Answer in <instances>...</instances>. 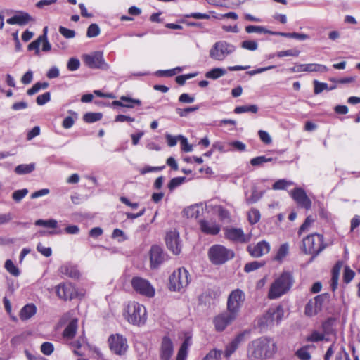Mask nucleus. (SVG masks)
Returning a JSON list of instances; mask_svg holds the SVG:
<instances>
[{
    "instance_id": "obj_1",
    "label": "nucleus",
    "mask_w": 360,
    "mask_h": 360,
    "mask_svg": "<svg viewBox=\"0 0 360 360\" xmlns=\"http://www.w3.org/2000/svg\"><path fill=\"white\" fill-rule=\"evenodd\" d=\"M276 349V345L272 339L261 337L248 344L247 355L250 360H261L271 357Z\"/></svg>"
},
{
    "instance_id": "obj_2",
    "label": "nucleus",
    "mask_w": 360,
    "mask_h": 360,
    "mask_svg": "<svg viewBox=\"0 0 360 360\" xmlns=\"http://www.w3.org/2000/svg\"><path fill=\"white\" fill-rule=\"evenodd\" d=\"M294 278L292 273L283 271L271 285L268 297L270 299H277L285 294L292 286Z\"/></svg>"
},
{
    "instance_id": "obj_3",
    "label": "nucleus",
    "mask_w": 360,
    "mask_h": 360,
    "mask_svg": "<svg viewBox=\"0 0 360 360\" xmlns=\"http://www.w3.org/2000/svg\"><path fill=\"white\" fill-rule=\"evenodd\" d=\"M323 236L313 233L305 237L302 240V250L305 254L312 255L311 259L316 257L325 248Z\"/></svg>"
},
{
    "instance_id": "obj_4",
    "label": "nucleus",
    "mask_w": 360,
    "mask_h": 360,
    "mask_svg": "<svg viewBox=\"0 0 360 360\" xmlns=\"http://www.w3.org/2000/svg\"><path fill=\"white\" fill-rule=\"evenodd\" d=\"M234 252L221 245H214L208 250V257L213 264L220 265L232 259Z\"/></svg>"
},
{
    "instance_id": "obj_5",
    "label": "nucleus",
    "mask_w": 360,
    "mask_h": 360,
    "mask_svg": "<svg viewBox=\"0 0 360 360\" xmlns=\"http://www.w3.org/2000/svg\"><path fill=\"white\" fill-rule=\"evenodd\" d=\"M146 312L143 305L132 302L128 304L124 316L130 323L140 326L146 321Z\"/></svg>"
},
{
    "instance_id": "obj_6",
    "label": "nucleus",
    "mask_w": 360,
    "mask_h": 360,
    "mask_svg": "<svg viewBox=\"0 0 360 360\" xmlns=\"http://www.w3.org/2000/svg\"><path fill=\"white\" fill-rule=\"evenodd\" d=\"M245 300V294L240 289L232 290L227 298V311L238 317Z\"/></svg>"
},
{
    "instance_id": "obj_7",
    "label": "nucleus",
    "mask_w": 360,
    "mask_h": 360,
    "mask_svg": "<svg viewBox=\"0 0 360 360\" xmlns=\"http://www.w3.org/2000/svg\"><path fill=\"white\" fill-rule=\"evenodd\" d=\"M236 51V46L225 41H219L213 44L210 50V57L218 61L224 60Z\"/></svg>"
},
{
    "instance_id": "obj_8",
    "label": "nucleus",
    "mask_w": 360,
    "mask_h": 360,
    "mask_svg": "<svg viewBox=\"0 0 360 360\" xmlns=\"http://www.w3.org/2000/svg\"><path fill=\"white\" fill-rule=\"evenodd\" d=\"M189 283L188 272L184 268L174 271L169 276V289L173 291H180Z\"/></svg>"
},
{
    "instance_id": "obj_9",
    "label": "nucleus",
    "mask_w": 360,
    "mask_h": 360,
    "mask_svg": "<svg viewBox=\"0 0 360 360\" xmlns=\"http://www.w3.org/2000/svg\"><path fill=\"white\" fill-rule=\"evenodd\" d=\"M283 309L281 305L271 307L260 318L259 324L263 327L271 326L275 323L278 324L283 319Z\"/></svg>"
},
{
    "instance_id": "obj_10",
    "label": "nucleus",
    "mask_w": 360,
    "mask_h": 360,
    "mask_svg": "<svg viewBox=\"0 0 360 360\" xmlns=\"http://www.w3.org/2000/svg\"><path fill=\"white\" fill-rule=\"evenodd\" d=\"M133 289L137 292L147 297H153L155 295V288L150 283L141 277H134L131 280Z\"/></svg>"
},
{
    "instance_id": "obj_11",
    "label": "nucleus",
    "mask_w": 360,
    "mask_h": 360,
    "mask_svg": "<svg viewBox=\"0 0 360 360\" xmlns=\"http://www.w3.org/2000/svg\"><path fill=\"white\" fill-rule=\"evenodd\" d=\"M110 349L117 355H123L128 349L127 339L120 334L112 335L108 338Z\"/></svg>"
},
{
    "instance_id": "obj_12",
    "label": "nucleus",
    "mask_w": 360,
    "mask_h": 360,
    "mask_svg": "<svg viewBox=\"0 0 360 360\" xmlns=\"http://www.w3.org/2000/svg\"><path fill=\"white\" fill-rule=\"evenodd\" d=\"M84 62L86 65L91 69H108V65L105 62L102 52L96 51L91 54H86L83 56Z\"/></svg>"
},
{
    "instance_id": "obj_13",
    "label": "nucleus",
    "mask_w": 360,
    "mask_h": 360,
    "mask_svg": "<svg viewBox=\"0 0 360 360\" xmlns=\"http://www.w3.org/2000/svg\"><path fill=\"white\" fill-rule=\"evenodd\" d=\"M167 259V255L164 252L161 246L158 245L151 246L150 250V262L152 269L158 268Z\"/></svg>"
},
{
    "instance_id": "obj_14",
    "label": "nucleus",
    "mask_w": 360,
    "mask_h": 360,
    "mask_svg": "<svg viewBox=\"0 0 360 360\" xmlns=\"http://www.w3.org/2000/svg\"><path fill=\"white\" fill-rule=\"evenodd\" d=\"M167 247L173 254L177 255L181 252V245L179 233L176 230H172L167 233L165 237Z\"/></svg>"
},
{
    "instance_id": "obj_15",
    "label": "nucleus",
    "mask_w": 360,
    "mask_h": 360,
    "mask_svg": "<svg viewBox=\"0 0 360 360\" xmlns=\"http://www.w3.org/2000/svg\"><path fill=\"white\" fill-rule=\"evenodd\" d=\"M290 196L297 204L306 210L311 207V201L302 188H295L290 192Z\"/></svg>"
},
{
    "instance_id": "obj_16",
    "label": "nucleus",
    "mask_w": 360,
    "mask_h": 360,
    "mask_svg": "<svg viewBox=\"0 0 360 360\" xmlns=\"http://www.w3.org/2000/svg\"><path fill=\"white\" fill-rule=\"evenodd\" d=\"M270 244L266 240L258 242L256 245H250L247 248L248 252L253 257H260L269 252Z\"/></svg>"
},
{
    "instance_id": "obj_17",
    "label": "nucleus",
    "mask_w": 360,
    "mask_h": 360,
    "mask_svg": "<svg viewBox=\"0 0 360 360\" xmlns=\"http://www.w3.org/2000/svg\"><path fill=\"white\" fill-rule=\"evenodd\" d=\"M236 318V316L228 311L217 316L214 319L216 330L218 331L224 330L227 326L231 324Z\"/></svg>"
},
{
    "instance_id": "obj_18",
    "label": "nucleus",
    "mask_w": 360,
    "mask_h": 360,
    "mask_svg": "<svg viewBox=\"0 0 360 360\" xmlns=\"http://www.w3.org/2000/svg\"><path fill=\"white\" fill-rule=\"evenodd\" d=\"M328 70L326 65L316 63L309 64H296L294 67L290 68L292 72H325Z\"/></svg>"
},
{
    "instance_id": "obj_19",
    "label": "nucleus",
    "mask_w": 360,
    "mask_h": 360,
    "mask_svg": "<svg viewBox=\"0 0 360 360\" xmlns=\"http://www.w3.org/2000/svg\"><path fill=\"white\" fill-rule=\"evenodd\" d=\"M225 237L233 242L245 243L249 241L250 238L244 234L241 229L227 228L225 229Z\"/></svg>"
},
{
    "instance_id": "obj_20",
    "label": "nucleus",
    "mask_w": 360,
    "mask_h": 360,
    "mask_svg": "<svg viewBox=\"0 0 360 360\" xmlns=\"http://www.w3.org/2000/svg\"><path fill=\"white\" fill-rule=\"evenodd\" d=\"M174 353V346L172 340L167 336L163 337L160 349L161 360H169Z\"/></svg>"
},
{
    "instance_id": "obj_21",
    "label": "nucleus",
    "mask_w": 360,
    "mask_h": 360,
    "mask_svg": "<svg viewBox=\"0 0 360 360\" xmlns=\"http://www.w3.org/2000/svg\"><path fill=\"white\" fill-rule=\"evenodd\" d=\"M56 292L60 299L72 300L75 295V288L70 283H60L56 287Z\"/></svg>"
},
{
    "instance_id": "obj_22",
    "label": "nucleus",
    "mask_w": 360,
    "mask_h": 360,
    "mask_svg": "<svg viewBox=\"0 0 360 360\" xmlns=\"http://www.w3.org/2000/svg\"><path fill=\"white\" fill-rule=\"evenodd\" d=\"M200 228L202 232L210 234L217 235L220 231V226L212 220H200Z\"/></svg>"
},
{
    "instance_id": "obj_23",
    "label": "nucleus",
    "mask_w": 360,
    "mask_h": 360,
    "mask_svg": "<svg viewBox=\"0 0 360 360\" xmlns=\"http://www.w3.org/2000/svg\"><path fill=\"white\" fill-rule=\"evenodd\" d=\"M247 331L239 333L226 347L225 351L226 357H229L238 347L239 345L244 342Z\"/></svg>"
},
{
    "instance_id": "obj_24",
    "label": "nucleus",
    "mask_w": 360,
    "mask_h": 360,
    "mask_svg": "<svg viewBox=\"0 0 360 360\" xmlns=\"http://www.w3.org/2000/svg\"><path fill=\"white\" fill-rule=\"evenodd\" d=\"M134 104L140 105L141 102L139 99H134L125 96H121L120 100L114 101L112 103L113 106H120L128 108H133Z\"/></svg>"
},
{
    "instance_id": "obj_25",
    "label": "nucleus",
    "mask_w": 360,
    "mask_h": 360,
    "mask_svg": "<svg viewBox=\"0 0 360 360\" xmlns=\"http://www.w3.org/2000/svg\"><path fill=\"white\" fill-rule=\"evenodd\" d=\"M36 313V306L34 304H27L21 309L19 316L22 321H26L32 318Z\"/></svg>"
},
{
    "instance_id": "obj_26",
    "label": "nucleus",
    "mask_w": 360,
    "mask_h": 360,
    "mask_svg": "<svg viewBox=\"0 0 360 360\" xmlns=\"http://www.w3.org/2000/svg\"><path fill=\"white\" fill-rule=\"evenodd\" d=\"M77 330V319H72L66 326L63 333V336L66 340L72 339Z\"/></svg>"
},
{
    "instance_id": "obj_27",
    "label": "nucleus",
    "mask_w": 360,
    "mask_h": 360,
    "mask_svg": "<svg viewBox=\"0 0 360 360\" xmlns=\"http://www.w3.org/2000/svg\"><path fill=\"white\" fill-rule=\"evenodd\" d=\"M59 271L61 274L67 276L70 278H77L79 276V272L77 269L70 264H65L62 266Z\"/></svg>"
},
{
    "instance_id": "obj_28",
    "label": "nucleus",
    "mask_w": 360,
    "mask_h": 360,
    "mask_svg": "<svg viewBox=\"0 0 360 360\" xmlns=\"http://www.w3.org/2000/svg\"><path fill=\"white\" fill-rule=\"evenodd\" d=\"M341 267L342 264L340 262H338L332 269L330 288L333 291H335L338 288L339 275Z\"/></svg>"
},
{
    "instance_id": "obj_29",
    "label": "nucleus",
    "mask_w": 360,
    "mask_h": 360,
    "mask_svg": "<svg viewBox=\"0 0 360 360\" xmlns=\"http://www.w3.org/2000/svg\"><path fill=\"white\" fill-rule=\"evenodd\" d=\"M329 298L330 295L328 293H323L316 296L314 299L310 300L313 301L315 304V308L319 312L322 309L323 305L329 301Z\"/></svg>"
},
{
    "instance_id": "obj_30",
    "label": "nucleus",
    "mask_w": 360,
    "mask_h": 360,
    "mask_svg": "<svg viewBox=\"0 0 360 360\" xmlns=\"http://www.w3.org/2000/svg\"><path fill=\"white\" fill-rule=\"evenodd\" d=\"M34 169H35L34 163L22 164V165H18L15 168V172L19 175L27 174L31 173L32 171L34 170Z\"/></svg>"
},
{
    "instance_id": "obj_31",
    "label": "nucleus",
    "mask_w": 360,
    "mask_h": 360,
    "mask_svg": "<svg viewBox=\"0 0 360 360\" xmlns=\"http://www.w3.org/2000/svg\"><path fill=\"white\" fill-rule=\"evenodd\" d=\"M226 71L225 69L221 68H215L205 73V77L208 79H217L226 75Z\"/></svg>"
},
{
    "instance_id": "obj_32",
    "label": "nucleus",
    "mask_w": 360,
    "mask_h": 360,
    "mask_svg": "<svg viewBox=\"0 0 360 360\" xmlns=\"http://www.w3.org/2000/svg\"><path fill=\"white\" fill-rule=\"evenodd\" d=\"M247 33H259V34H271L272 31L269 30L265 27L259 25H248L245 27Z\"/></svg>"
},
{
    "instance_id": "obj_33",
    "label": "nucleus",
    "mask_w": 360,
    "mask_h": 360,
    "mask_svg": "<svg viewBox=\"0 0 360 360\" xmlns=\"http://www.w3.org/2000/svg\"><path fill=\"white\" fill-rule=\"evenodd\" d=\"M17 25H25L30 21H34L32 17L27 13L19 12L15 15Z\"/></svg>"
},
{
    "instance_id": "obj_34",
    "label": "nucleus",
    "mask_w": 360,
    "mask_h": 360,
    "mask_svg": "<svg viewBox=\"0 0 360 360\" xmlns=\"http://www.w3.org/2000/svg\"><path fill=\"white\" fill-rule=\"evenodd\" d=\"M200 211L198 205H191L184 210V214L188 218H198Z\"/></svg>"
},
{
    "instance_id": "obj_35",
    "label": "nucleus",
    "mask_w": 360,
    "mask_h": 360,
    "mask_svg": "<svg viewBox=\"0 0 360 360\" xmlns=\"http://www.w3.org/2000/svg\"><path fill=\"white\" fill-rule=\"evenodd\" d=\"M288 252L289 246L288 243L282 244L278 250V252L274 259L276 261L281 262L288 255Z\"/></svg>"
},
{
    "instance_id": "obj_36",
    "label": "nucleus",
    "mask_w": 360,
    "mask_h": 360,
    "mask_svg": "<svg viewBox=\"0 0 360 360\" xmlns=\"http://www.w3.org/2000/svg\"><path fill=\"white\" fill-rule=\"evenodd\" d=\"M258 111V107L256 105H241L237 106L234 109V112L236 114H240L244 112H252L256 113Z\"/></svg>"
},
{
    "instance_id": "obj_37",
    "label": "nucleus",
    "mask_w": 360,
    "mask_h": 360,
    "mask_svg": "<svg viewBox=\"0 0 360 360\" xmlns=\"http://www.w3.org/2000/svg\"><path fill=\"white\" fill-rule=\"evenodd\" d=\"M4 267L6 269V271L12 276L17 277L20 274V269L14 264L13 261L11 259H7L6 261Z\"/></svg>"
},
{
    "instance_id": "obj_38",
    "label": "nucleus",
    "mask_w": 360,
    "mask_h": 360,
    "mask_svg": "<svg viewBox=\"0 0 360 360\" xmlns=\"http://www.w3.org/2000/svg\"><path fill=\"white\" fill-rule=\"evenodd\" d=\"M248 217L251 224H255L259 221L261 214L257 209L252 208L248 213Z\"/></svg>"
},
{
    "instance_id": "obj_39",
    "label": "nucleus",
    "mask_w": 360,
    "mask_h": 360,
    "mask_svg": "<svg viewBox=\"0 0 360 360\" xmlns=\"http://www.w3.org/2000/svg\"><path fill=\"white\" fill-rule=\"evenodd\" d=\"M103 117L101 112H87L84 114L83 120L87 123H93L100 120Z\"/></svg>"
},
{
    "instance_id": "obj_40",
    "label": "nucleus",
    "mask_w": 360,
    "mask_h": 360,
    "mask_svg": "<svg viewBox=\"0 0 360 360\" xmlns=\"http://www.w3.org/2000/svg\"><path fill=\"white\" fill-rule=\"evenodd\" d=\"M273 160L274 159L272 158L267 157L265 155L258 156L251 159L250 164L252 166H260L262 165L264 163L271 162L273 161Z\"/></svg>"
},
{
    "instance_id": "obj_41",
    "label": "nucleus",
    "mask_w": 360,
    "mask_h": 360,
    "mask_svg": "<svg viewBox=\"0 0 360 360\" xmlns=\"http://www.w3.org/2000/svg\"><path fill=\"white\" fill-rule=\"evenodd\" d=\"M100 32L99 26L96 23H92L87 28L86 36L89 38L96 37L99 35Z\"/></svg>"
},
{
    "instance_id": "obj_42",
    "label": "nucleus",
    "mask_w": 360,
    "mask_h": 360,
    "mask_svg": "<svg viewBox=\"0 0 360 360\" xmlns=\"http://www.w3.org/2000/svg\"><path fill=\"white\" fill-rule=\"evenodd\" d=\"M28 189L23 188L14 191L12 194V198L15 202H20L28 193Z\"/></svg>"
},
{
    "instance_id": "obj_43",
    "label": "nucleus",
    "mask_w": 360,
    "mask_h": 360,
    "mask_svg": "<svg viewBox=\"0 0 360 360\" xmlns=\"http://www.w3.org/2000/svg\"><path fill=\"white\" fill-rule=\"evenodd\" d=\"M35 225L49 228H56L58 226V221L53 219L49 220L38 219L35 221Z\"/></svg>"
},
{
    "instance_id": "obj_44",
    "label": "nucleus",
    "mask_w": 360,
    "mask_h": 360,
    "mask_svg": "<svg viewBox=\"0 0 360 360\" xmlns=\"http://www.w3.org/2000/svg\"><path fill=\"white\" fill-rule=\"evenodd\" d=\"M265 264L264 262H259L257 261H254L252 262L247 263L244 267V271L245 272H251L255 270H257L259 269L260 267H262Z\"/></svg>"
},
{
    "instance_id": "obj_45",
    "label": "nucleus",
    "mask_w": 360,
    "mask_h": 360,
    "mask_svg": "<svg viewBox=\"0 0 360 360\" xmlns=\"http://www.w3.org/2000/svg\"><path fill=\"white\" fill-rule=\"evenodd\" d=\"M300 53V51L292 49L285 51H281L276 53V56L278 58H283L285 56H294L297 57Z\"/></svg>"
},
{
    "instance_id": "obj_46",
    "label": "nucleus",
    "mask_w": 360,
    "mask_h": 360,
    "mask_svg": "<svg viewBox=\"0 0 360 360\" xmlns=\"http://www.w3.org/2000/svg\"><path fill=\"white\" fill-rule=\"evenodd\" d=\"M240 46L246 50L255 51L258 49V44L255 40H245L241 42Z\"/></svg>"
},
{
    "instance_id": "obj_47",
    "label": "nucleus",
    "mask_w": 360,
    "mask_h": 360,
    "mask_svg": "<svg viewBox=\"0 0 360 360\" xmlns=\"http://www.w3.org/2000/svg\"><path fill=\"white\" fill-rule=\"evenodd\" d=\"M318 312L319 311L315 308V304L313 301L309 300L305 306V314L308 316H312L316 315Z\"/></svg>"
},
{
    "instance_id": "obj_48",
    "label": "nucleus",
    "mask_w": 360,
    "mask_h": 360,
    "mask_svg": "<svg viewBox=\"0 0 360 360\" xmlns=\"http://www.w3.org/2000/svg\"><path fill=\"white\" fill-rule=\"evenodd\" d=\"M328 84L324 82H320L318 80L314 81V92L315 94H319L323 91H328Z\"/></svg>"
},
{
    "instance_id": "obj_49",
    "label": "nucleus",
    "mask_w": 360,
    "mask_h": 360,
    "mask_svg": "<svg viewBox=\"0 0 360 360\" xmlns=\"http://www.w3.org/2000/svg\"><path fill=\"white\" fill-rule=\"evenodd\" d=\"M295 354L301 360H309L311 359V354L306 347H303L298 349Z\"/></svg>"
},
{
    "instance_id": "obj_50",
    "label": "nucleus",
    "mask_w": 360,
    "mask_h": 360,
    "mask_svg": "<svg viewBox=\"0 0 360 360\" xmlns=\"http://www.w3.org/2000/svg\"><path fill=\"white\" fill-rule=\"evenodd\" d=\"M292 184V182L288 181L285 179H279L273 184L272 188L274 190H282Z\"/></svg>"
},
{
    "instance_id": "obj_51",
    "label": "nucleus",
    "mask_w": 360,
    "mask_h": 360,
    "mask_svg": "<svg viewBox=\"0 0 360 360\" xmlns=\"http://www.w3.org/2000/svg\"><path fill=\"white\" fill-rule=\"evenodd\" d=\"M58 31L66 39H72L76 34L75 30L68 29L63 26L59 27Z\"/></svg>"
},
{
    "instance_id": "obj_52",
    "label": "nucleus",
    "mask_w": 360,
    "mask_h": 360,
    "mask_svg": "<svg viewBox=\"0 0 360 360\" xmlns=\"http://www.w3.org/2000/svg\"><path fill=\"white\" fill-rule=\"evenodd\" d=\"M355 273L349 266H345L343 274V281L345 283H349L354 278Z\"/></svg>"
},
{
    "instance_id": "obj_53",
    "label": "nucleus",
    "mask_w": 360,
    "mask_h": 360,
    "mask_svg": "<svg viewBox=\"0 0 360 360\" xmlns=\"http://www.w3.org/2000/svg\"><path fill=\"white\" fill-rule=\"evenodd\" d=\"M54 350L53 345L51 342H46L41 345V352L46 356L51 355Z\"/></svg>"
},
{
    "instance_id": "obj_54",
    "label": "nucleus",
    "mask_w": 360,
    "mask_h": 360,
    "mask_svg": "<svg viewBox=\"0 0 360 360\" xmlns=\"http://www.w3.org/2000/svg\"><path fill=\"white\" fill-rule=\"evenodd\" d=\"M185 181V177H175L170 180L168 188L170 191H173L177 186H180Z\"/></svg>"
},
{
    "instance_id": "obj_55",
    "label": "nucleus",
    "mask_w": 360,
    "mask_h": 360,
    "mask_svg": "<svg viewBox=\"0 0 360 360\" xmlns=\"http://www.w3.org/2000/svg\"><path fill=\"white\" fill-rule=\"evenodd\" d=\"M80 66L79 60L76 58H70L67 63V68L70 71L77 70Z\"/></svg>"
},
{
    "instance_id": "obj_56",
    "label": "nucleus",
    "mask_w": 360,
    "mask_h": 360,
    "mask_svg": "<svg viewBox=\"0 0 360 360\" xmlns=\"http://www.w3.org/2000/svg\"><path fill=\"white\" fill-rule=\"evenodd\" d=\"M198 109V106L188 107L184 109L178 108L176 109V111L179 115L180 117H186L189 112H195Z\"/></svg>"
},
{
    "instance_id": "obj_57",
    "label": "nucleus",
    "mask_w": 360,
    "mask_h": 360,
    "mask_svg": "<svg viewBox=\"0 0 360 360\" xmlns=\"http://www.w3.org/2000/svg\"><path fill=\"white\" fill-rule=\"evenodd\" d=\"M314 221V219L311 216H308L304 223L300 227L298 233L301 235V233L307 230H308L309 227L311 225V224Z\"/></svg>"
},
{
    "instance_id": "obj_58",
    "label": "nucleus",
    "mask_w": 360,
    "mask_h": 360,
    "mask_svg": "<svg viewBox=\"0 0 360 360\" xmlns=\"http://www.w3.org/2000/svg\"><path fill=\"white\" fill-rule=\"evenodd\" d=\"M262 192H258L256 190H254L252 193L251 196L247 198V202L248 204L255 203L262 197Z\"/></svg>"
},
{
    "instance_id": "obj_59",
    "label": "nucleus",
    "mask_w": 360,
    "mask_h": 360,
    "mask_svg": "<svg viewBox=\"0 0 360 360\" xmlns=\"http://www.w3.org/2000/svg\"><path fill=\"white\" fill-rule=\"evenodd\" d=\"M197 75V73H191L183 75H179L176 77V82L179 85H184L186 81L188 79H191Z\"/></svg>"
},
{
    "instance_id": "obj_60",
    "label": "nucleus",
    "mask_w": 360,
    "mask_h": 360,
    "mask_svg": "<svg viewBox=\"0 0 360 360\" xmlns=\"http://www.w3.org/2000/svg\"><path fill=\"white\" fill-rule=\"evenodd\" d=\"M51 99V94L49 92H46L37 96L36 101L39 105H43Z\"/></svg>"
},
{
    "instance_id": "obj_61",
    "label": "nucleus",
    "mask_w": 360,
    "mask_h": 360,
    "mask_svg": "<svg viewBox=\"0 0 360 360\" xmlns=\"http://www.w3.org/2000/svg\"><path fill=\"white\" fill-rule=\"evenodd\" d=\"M37 250L39 252L45 257H50L52 254V250L49 247H44L42 244L39 243L37 246Z\"/></svg>"
},
{
    "instance_id": "obj_62",
    "label": "nucleus",
    "mask_w": 360,
    "mask_h": 360,
    "mask_svg": "<svg viewBox=\"0 0 360 360\" xmlns=\"http://www.w3.org/2000/svg\"><path fill=\"white\" fill-rule=\"evenodd\" d=\"M258 134H259L260 139L264 143L269 144L270 143H271L272 140H271V138L268 132L263 131V130H259L258 131Z\"/></svg>"
},
{
    "instance_id": "obj_63",
    "label": "nucleus",
    "mask_w": 360,
    "mask_h": 360,
    "mask_svg": "<svg viewBox=\"0 0 360 360\" xmlns=\"http://www.w3.org/2000/svg\"><path fill=\"white\" fill-rule=\"evenodd\" d=\"M194 101L195 98L193 96H191L186 93L181 94L179 97V101L183 103H192Z\"/></svg>"
},
{
    "instance_id": "obj_64",
    "label": "nucleus",
    "mask_w": 360,
    "mask_h": 360,
    "mask_svg": "<svg viewBox=\"0 0 360 360\" xmlns=\"http://www.w3.org/2000/svg\"><path fill=\"white\" fill-rule=\"evenodd\" d=\"M221 357V353L216 350L211 351L203 360H219Z\"/></svg>"
}]
</instances>
